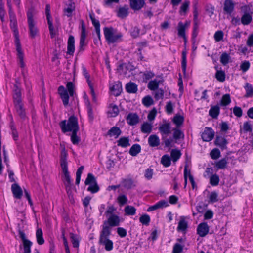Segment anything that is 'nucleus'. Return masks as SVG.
<instances>
[{
	"label": "nucleus",
	"instance_id": "obj_51",
	"mask_svg": "<svg viewBox=\"0 0 253 253\" xmlns=\"http://www.w3.org/2000/svg\"><path fill=\"white\" fill-rule=\"evenodd\" d=\"M231 102V98L229 94H225L222 97L220 103L222 106H227Z\"/></svg>",
	"mask_w": 253,
	"mask_h": 253
},
{
	"label": "nucleus",
	"instance_id": "obj_20",
	"mask_svg": "<svg viewBox=\"0 0 253 253\" xmlns=\"http://www.w3.org/2000/svg\"><path fill=\"white\" fill-rule=\"evenodd\" d=\"M235 4L232 0H225L224 2V13L231 15L234 10Z\"/></svg>",
	"mask_w": 253,
	"mask_h": 253
},
{
	"label": "nucleus",
	"instance_id": "obj_56",
	"mask_svg": "<svg viewBox=\"0 0 253 253\" xmlns=\"http://www.w3.org/2000/svg\"><path fill=\"white\" fill-rule=\"evenodd\" d=\"M218 193L214 191L211 193L210 196H209V203H214L218 201Z\"/></svg>",
	"mask_w": 253,
	"mask_h": 253
},
{
	"label": "nucleus",
	"instance_id": "obj_23",
	"mask_svg": "<svg viewBox=\"0 0 253 253\" xmlns=\"http://www.w3.org/2000/svg\"><path fill=\"white\" fill-rule=\"evenodd\" d=\"M90 18L91 20L92 23L94 26L95 30L96 33L97 35L99 40L101 39L100 35V24L99 20L96 19L91 14L89 15Z\"/></svg>",
	"mask_w": 253,
	"mask_h": 253
},
{
	"label": "nucleus",
	"instance_id": "obj_50",
	"mask_svg": "<svg viewBox=\"0 0 253 253\" xmlns=\"http://www.w3.org/2000/svg\"><path fill=\"white\" fill-rule=\"evenodd\" d=\"M215 78L217 81L223 82L225 80V73L224 71L222 70H218L215 74Z\"/></svg>",
	"mask_w": 253,
	"mask_h": 253
},
{
	"label": "nucleus",
	"instance_id": "obj_33",
	"mask_svg": "<svg viewBox=\"0 0 253 253\" xmlns=\"http://www.w3.org/2000/svg\"><path fill=\"white\" fill-rule=\"evenodd\" d=\"M141 146L138 144H133L129 149V153L132 156H136L141 151Z\"/></svg>",
	"mask_w": 253,
	"mask_h": 253
},
{
	"label": "nucleus",
	"instance_id": "obj_36",
	"mask_svg": "<svg viewBox=\"0 0 253 253\" xmlns=\"http://www.w3.org/2000/svg\"><path fill=\"white\" fill-rule=\"evenodd\" d=\"M172 121L176 126L179 127L183 124L184 118L183 116L177 114L173 117Z\"/></svg>",
	"mask_w": 253,
	"mask_h": 253
},
{
	"label": "nucleus",
	"instance_id": "obj_49",
	"mask_svg": "<svg viewBox=\"0 0 253 253\" xmlns=\"http://www.w3.org/2000/svg\"><path fill=\"white\" fill-rule=\"evenodd\" d=\"M110 108L111 110L109 111V113L111 114V116L112 117H116L119 113L118 106L115 104H111L110 105Z\"/></svg>",
	"mask_w": 253,
	"mask_h": 253
},
{
	"label": "nucleus",
	"instance_id": "obj_18",
	"mask_svg": "<svg viewBox=\"0 0 253 253\" xmlns=\"http://www.w3.org/2000/svg\"><path fill=\"white\" fill-rule=\"evenodd\" d=\"M110 90L115 96H119L122 91V85L120 81H118L110 86Z\"/></svg>",
	"mask_w": 253,
	"mask_h": 253
},
{
	"label": "nucleus",
	"instance_id": "obj_41",
	"mask_svg": "<svg viewBox=\"0 0 253 253\" xmlns=\"http://www.w3.org/2000/svg\"><path fill=\"white\" fill-rule=\"evenodd\" d=\"M170 156L173 162H177L181 156V153L180 150L177 149H172L170 153Z\"/></svg>",
	"mask_w": 253,
	"mask_h": 253
},
{
	"label": "nucleus",
	"instance_id": "obj_44",
	"mask_svg": "<svg viewBox=\"0 0 253 253\" xmlns=\"http://www.w3.org/2000/svg\"><path fill=\"white\" fill-rule=\"evenodd\" d=\"M136 208L132 206L127 205L124 209L125 214L127 215H134L136 213Z\"/></svg>",
	"mask_w": 253,
	"mask_h": 253
},
{
	"label": "nucleus",
	"instance_id": "obj_47",
	"mask_svg": "<svg viewBox=\"0 0 253 253\" xmlns=\"http://www.w3.org/2000/svg\"><path fill=\"white\" fill-rule=\"evenodd\" d=\"M230 59V56L229 54L226 52H223L220 59V61L223 65H226L229 62Z\"/></svg>",
	"mask_w": 253,
	"mask_h": 253
},
{
	"label": "nucleus",
	"instance_id": "obj_34",
	"mask_svg": "<svg viewBox=\"0 0 253 253\" xmlns=\"http://www.w3.org/2000/svg\"><path fill=\"white\" fill-rule=\"evenodd\" d=\"M188 228V222L185 219L182 217L181 218L178 222V225L177 227V230L182 232H185L186 231Z\"/></svg>",
	"mask_w": 253,
	"mask_h": 253
},
{
	"label": "nucleus",
	"instance_id": "obj_12",
	"mask_svg": "<svg viewBox=\"0 0 253 253\" xmlns=\"http://www.w3.org/2000/svg\"><path fill=\"white\" fill-rule=\"evenodd\" d=\"M214 136V131L211 128L206 127L204 131L201 134L202 140L205 142L211 140Z\"/></svg>",
	"mask_w": 253,
	"mask_h": 253
},
{
	"label": "nucleus",
	"instance_id": "obj_52",
	"mask_svg": "<svg viewBox=\"0 0 253 253\" xmlns=\"http://www.w3.org/2000/svg\"><path fill=\"white\" fill-rule=\"evenodd\" d=\"M70 238L74 248H78L79 246V240L77 235L70 233Z\"/></svg>",
	"mask_w": 253,
	"mask_h": 253
},
{
	"label": "nucleus",
	"instance_id": "obj_38",
	"mask_svg": "<svg viewBox=\"0 0 253 253\" xmlns=\"http://www.w3.org/2000/svg\"><path fill=\"white\" fill-rule=\"evenodd\" d=\"M227 159L224 158L215 163V167L217 169H224L227 167Z\"/></svg>",
	"mask_w": 253,
	"mask_h": 253
},
{
	"label": "nucleus",
	"instance_id": "obj_9",
	"mask_svg": "<svg viewBox=\"0 0 253 253\" xmlns=\"http://www.w3.org/2000/svg\"><path fill=\"white\" fill-rule=\"evenodd\" d=\"M84 184L86 185H89L87 188V191L90 192L92 194L97 193L100 189L95 177L91 173H88L87 178L85 180Z\"/></svg>",
	"mask_w": 253,
	"mask_h": 253
},
{
	"label": "nucleus",
	"instance_id": "obj_14",
	"mask_svg": "<svg viewBox=\"0 0 253 253\" xmlns=\"http://www.w3.org/2000/svg\"><path fill=\"white\" fill-rule=\"evenodd\" d=\"M189 25L190 22L188 21H186L184 24L181 21L178 24V35L184 39L185 44H186L187 41L185 35V29L186 27L189 26Z\"/></svg>",
	"mask_w": 253,
	"mask_h": 253
},
{
	"label": "nucleus",
	"instance_id": "obj_2",
	"mask_svg": "<svg viewBox=\"0 0 253 253\" xmlns=\"http://www.w3.org/2000/svg\"><path fill=\"white\" fill-rule=\"evenodd\" d=\"M20 85V83L16 80L13 89V99L14 107L17 113L20 118L24 120L26 118V114L22 102Z\"/></svg>",
	"mask_w": 253,
	"mask_h": 253
},
{
	"label": "nucleus",
	"instance_id": "obj_57",
	"mask_svg": "<svg viewBox=\"0 0 253 253\" xmlns=\"http://www.w3.org/2000/svg\"><path fill=\"white\" fill-rule=\"evenodd\" d=\"M220 155V151L217 148H214L210 152L211 157L213 160L218 159Z\"/></svg>",
	"mask_w": 253,
	"mask_h": 253
},
{
	"label": "nucleus",
	"instance_id": "obj_59",
	"mask_svg": "<svg viewBox=\"0 0 253 253\" xmlns=\"http://www.w3.org/2000/svg\"><path fill=\"white\" fill-rule=\"evenodd\" d=\"M117 200L120 206H123L127 202V198L124 194L119 195L117 198Z\"/></svg>",
	"mask_w": 253,
	"mask_h": 253
},
{
	"label": "nucleus",
	"instance_id": "obj_63",
	"mask_svg": "<svg viewBox=\"0 0 253 253\" xmlns=\"http://www.w3.org/2000/svg\"><path fill=\"white\" fill-rule=\"evenodd\" d=\"M250 63L248 61H244L240 65V69L243 72H246L250 68Z\"/></svg>",
	"mask_w": 253,
	"mask_h": 253
},
{
	"label": "nucleus",
	"instance_id": "obj_16",
	"mask_svg": "<svg viewBox=\"0 0 253 253\" xmlns=\"http://www.w3.org/2000/svg\"><path fill=\"white\" fill-rule=\"evenodd\" d=\"M209 227L206 222L199 224L197 228V233L201 237H205L209 233Z\"/></svg>",
	"mask_w": 253,
	"mask_h": 253
},
{
	"label": "nucleus",
	"instance_id": "obj_26",
	"mask_svg": "<svg viewBox=\"0 0 253 253\" xmlns=\"http://www.w3.org/2000/svg\"><path fill=\"white\" fill-rule=\"evenodd\" d=\"M128 6L127 5H125L123 7H120L117 11L118 17L122 19L127 17L128 15Z\"/></svg>",
	"mask_w": 253,
	"mask_h": 253
},
{
	"label": "nucleus",
	"instance_id": "obj_58",
	"mask_svg": "<svg viewBox=\"0 0 253 253\" xmlns=\"http://www.w3.org/2000/svg\"><path fill=\"white\" fill-rule=\"evenodd\" d=\"M66 87L70 96H73L74 93L75 85L72 82H69L66 84Z\"/></svg>",
	"mask_w": 253,
	"mask_h": 253
},
{
	"label": "nucleus",
	"instance_id": "obj_64",
	"mask_svg": "<svg viewBox=\"0 0 253 253\" xmlns=\"http://www.w3.org/2000/svg\"><path fill=\"white\" fill-rule=\"evenodd\" d=\"M207 204L201 202L196 207L197 211L199 213H203L207 208Z\"/></svg>",
	"mask_w": 253,
	"mask_h": 253
},
{
	"label": "nucleus",
	"instance_id": "obj_37",
	"mask_svg": "<svg viewBox=\"0 0 253 253\" xmlns=\"http://www.w3.org/2000/svg\"><path fill=\"white\" fill-rule=\"evenodd\" d=\"M244 88L246 90V94L245 95V97L246 98L253 97V87L252 86V85L250 83H247L245 84Z\"/></svg>",
	"mask_w": 253,
	"mask_h": 253
},
{
	"label": "nucleus",
	"instance_id": "obj_32",
	"mask_svg": "<svg viewBox=\"0 0 253 253\" xmlns=\"http://www.w3.org/2000/svg\"><path fill=\"white\" fill-rule=\"evenodd\" d=\"M241 11L243 14H249L252 15L253 14V6L251 4L245 5L241 7Z\"/></svg>",
	"mask_w": 253,
	"mask_h": 253
},
{
	"label": "nucleus",
	"instance_id": "obj_46",
	"mask_svg": "<svg viewBox=\"0 0 253 253\" xmlns=\"http://www.w3.org/2000/svg\"><path fill=\"white\" fill-rule=\"evenodd\" d=\"M75 9V7L74 3H70L68 5L67 8H64V12L67 17H70L72 16V12L74 11Z\"/></svg>",
	"mask_w": 253,
	"mask_h": 253
},
{
	"label": "nucleus",
	"instance_id": "obj_40",
	"mask_svg": "<svg viewBox=\"0 0 253 253\" xmlns=\"http://www.w3.org/2000/svg\"><path fill=\"white\" fill-rule=\"evenodd\" d=\"M160 82L156 79L150 81L148 84V88L153 91L158 89Z\"/></svg>",
	"mask_w": 253,
	"mask_h": 253
},
{
	"label": "nucleus",
	"instance_id": "obj_17",
	"mask_svg": "<svg viewBox=\"0 0 253 253\" xmlns=\"http://www.w3.org/2000/svg\"><path fill=\"white\" fill-rule=\"evenodd\" d=\"M228 141L223 136L217 135L214 140V144L218 146L221 150H225L227 148V145Z\"/></svg>",
	"mask_w": 253,
	"mask_h": 253
},
{
	"label": "nucleus",
	"instance_id": "obj_61",
	"mask_svg": "<svg viewBox=\"0 0 253 253\" xmlns=\"http://www.w3.org/2000/svg\"><path fill=\"white\" fill-rule=\"evenodd\" d=\"M223 32L221 30L216 31L214 35V38L216 42H219L222 40L223 38Z\"/></svg>",
	"mask_w": 253,
	"mask_h": 253
},
{
	"label": "nucleus",
	"instance_id": "obj_29",
	"mask_svg": "<svg viewBox=\"0 0 253 253\" xmlns=\"http://www.w3.org/2000/svg\"><path fill=\"white\" fill-rule=\"evenodd\" d=\"M173 138L172 139L175 140V143H177V141L180 139H183L184 138V133L178 127L173 128Z\"/></svg>",
	"mask_w": 253,
	"mask_h": 253
},
{
	"label": "nucleus",
	"instance_id": "obj_54",
	"mask_svg": "<svg viewBox=\"0 0 253 253\" xmlns=\"http://www.w3.org/2000/svg\"><path fill=\"white\" fill-rule=\"evenodd\" d=\"M23 244L24 251L23 253H31V247L32 245V242L30 240L25 241L23 242Z\"/></svg>",
	"mask_w": 253,
	"mask_h": 253
},
{
	"label": "nucleus",
	"instance_id": "obj_11",
	"mask_svg": "<svg viewBox=\"0 0 253 253\" xmlns=\"http://www.w3.org/2000/svg\"><path fill=\"white\" fill-rule=\"evenodd\" d=\"M120 222L119 216L116 214H112L108 218L107 220L104 221L102 230H103L104 228H108L109 231L111 232V227L119 226Z\"/></svg>",
	"mask_w": 253,
	"mask_h": 253
},
{
	"label": "nucleus",
	"instance_id": "obj_62",
	"mask_svg": "<svg viewBox=\"0 0 253 253\" xmlns=\"http://www.w3.org/2000/svg\"><path fill=\"white\" fill-rule=\"evenodd\" d=\"M154 76L155 74L153 72L146 71L143 73V79L146 82L154 77Z\"/></svg>",
	"mask_w": 253,
	"mask_h": 253
},
{
	"label": "nucleus",
	"instance_id": "obj_15",
	"mask_svg": "<svg viewBox=\"0 0 253 253\" xmlns=\"http://www.w3.org/2000/svg\"><path fill=\"white\" fill-rule=\"evenodd\" d=\"M127 123L130 126H135L139 122V117L136 113H129L126 118Z\"/></svg>",
	"mask_w": 253,
	"mask_h": 253
},
{
	"label": "nucleus",
	"instance_id": "obj_55",
	"mask_svg": "<svg viewBox=\"0 0 253 253\" xmlns=\"http://www.w3.org/2000/svg\"><path fill=\"white\" fill-rule=\"evenodd\" d=\"M154 103L152 98L150 96H146L142 99V103L146 107H149Z\"/></svg>",
	"mask_w": 253,
	"mask_h": 253
},
{
	"label": "nucleus",
	"instance_id": "obj_21",
	"mask_svg": "<svg viewBox=\"0 0 253 253\" xmlns=\"http://www.w3.org/2000/svg\"><path fill=\"white\" fill-rule=\"evenodd\" d=\"M144 0H129L130 8L133 10H139L145 5Z\"/></svg>",
	"mask_w": 253,
	"mask_h": 253
},
{
	"label": "nucleus",
	"instance_id": "obj_27",
	"mask_svg": "<svg viewBox=\"0 0 253 253\" xmlns=\"http://www.w3.org/2000/svg\"><path fill=\"white\" fill-rule=\"evenodd\" d=\"M128 137H121L117 141V146L123 148H126L130 145Z\"/></svg>",
	"mask_w": 253,
	"mask_h": 253
},
{
	"label": "nucleus",
	"instance_id": "obj_28",
	"mask_svg": "<svg viewBox=\"0 0 253 253\" xmlns=\"http://www.w3.org/2000/svg\"><path fill=\"white\" fill-rule=\"evenodd\" d=\"M126 90L129 93H135L137 92V85L134 83L130 82L126 84Z\"/></svg>",
	"mask_w": 253,
	"mask_h": 253
},
{
	"label": "nucleus",
	"instance_id": "obj_31",
	"mask_svg": "<svg viewBox=\"0 0 253 253\" xmlns=\"http://www.w3.org/2000/svg\"><path fill=\"white\" fill-rule=\"evenodd\" d=\"M153 126L148 122L143 123L141 126V131L143 133L150 134L152 131Z\"/></svg>",
	"mask_w": 253,
	"mask_h": 253
},
{
	"label": "nucleus",
	"instance_id": "obj_8",
	"mask_svg": "<svg viewBox=\"0 0 253 253\" xmlns=\"http://www.w3.org/2000/svg\"><path fill=\"white\" fill-rule=\"evenodd\" d=\"M80 23L81 26V33L80 38V43L78 51V54L82 53L85 49V47L87 45V42L85 41L86 33V27L83 20H80Z\"/></svg>",
	"mask_w": 253,
	"mask_h": 253
},
{
	"label": "nucleus",
	"instance_id": "obj_4",
	"mask_svg": "<svg viewBox=\"0 0 253 253\" xmlns=\"http://www.w3.org/2000/svg\"><path fill=\"white\" fill-rule=\"evenodd\" d=\"M36 14V10L33 6L29 8L27 12L29 36L32 39H34L39 33L38 29L36 26V22L33 19V16Z\"/></svg>",
	"mask_w": 253,
	"mask_h": 253
},
{
	"label": "nucleus",
	"instance_id": "obj_19",
	"mask_svg": "<svg viewBox=\"0 0 253 253\" xmlns=\"http://www.w3.org/2000/svg\"><path fill=\"white\" fill-rule=\"evenodd\" d=\"M75 50V39L73 35H70L67 42V51L66 53L73 56Z\"/></svg>",
	"mask_w": 253,
	"mask_h": 253
},
{
	"label": "nucleus",
	"instance_id": "obj_43",
	"mask_svg": "<svg viewBox=\"0 0 253 253\" xmlns=\"http://www.w3.org/2000/svg\"><path fill=\"white\" fill-rule=\"evenodd\" d=\"M161 163L165 167H168L171 165V159L168 155H164L161 158Z\"/></svg>",
	"mask_w": 253,
	"mask_h": 253
},
{
	"label": "nucleus",
	"instance_id": "obj_45",
	"mask_svg": "<svg viewBox=\"0 0 253 253\" xmlns=\"http://www.w3.org/2000/svg\"><path fill=\"white\" fill-rule=\"evenodd\" d=\"M252 20V15L249 14H243L241 17V21L243 25H249Z\"/></svg>",
	"mask_w": 253,
	"mask_h": 253
},
{
	"label": "nucleus",
	"instance_id": "obj_10",
	"mask_svg": "<svg viewBox=\"0 0 253 253\" xmlns=\"http://www.w3.org/2000/svg\"><path fill=\"white\" fill-rule=\"evenodd\" d=\"M67 154L65 151L62 152L60 158V165L62 169L63 173L64 175V182H71V179L68 170V163L67 161Z\"/></svg>",
	"mask_w": 253,
	"mask_h": 253
},
{
	"label": "nucleus",
	"instance_id": "obj_48",
	"mask_svg": "<svg viewBox=\"0 0 253 253\" xmlns=\"http://www.w3.org/2000/svg\"><path fill=\"white\" fill-rule=\"evenodd\" d=\"M219 180V177L217 174H212L210 178V183L213 186H217Z\"/></svg>",
	"mask_w": 253,
	"mask_h": 253
},
{
	"label": "nucleus",
	"instance_id": "obj_7",
	"mask_svg": "<svg viewBox=\"0 0 253 253\" xmlns=\"http://www.w3.org/2000/svg\"><path fill=\"white\" fill-rule=\"evenodd\" d=\"M103 31L105 39L109 43L118 42L123 36L121 33L114 34V29L112 27H105Z\"/></svg>",
	"mask_w": 253,
	"mask_h": 253
},
{
	"label": "nucleus",
	"instance_id": "obj_13",
	"mask_svg": "<svg viewBox=\"0 0 253 253\" xmlns=\"http://www.w3.org/2000/svg\"><path fill=\"white\" fill-rule=\"evenodd\" d=\"M58 91L64 105L67 106L69 103V99L67 90L63 86L61 85L58 87Z\"/></svg>",
	"mask_w": 253,
	"mask_h": 253
},
{
	"label": "nucleus",
	"instance_id": "obj_42",
	"mask_svg": "<svg viewBox=\"0 0 253 253\" xmlns=\"http://www.w3.org/2000/svg\"><path fill=\"white\" fill-rule=\"evenodd\" d=\"M186 50H184L182 52V61L181 68L183 73L185 74L186 71L187 60H186Z\"/></svg>",
	"mask_w": 253,
	"mask_h": 253
},
{
	"label": "nucleus",
	"instance_id": "obj_22",
	"mask_svg": "<svg viewBox=\"0 0 253 253\" xmlns=\"http://www.w3.org/2000/svg\"><path fill=\"white\" fill-rule=\"evenodd\" d=\"M11 191L13 194V196L17 199H20L23 195V191L20 186L17 183H14L11 185Z\"/></svg>",
	"mask_w": 253,
	"mask_h": 253
},
{
	"label": "nucleus",
	"instance_id": "obj_3",
	"mask_svg": "<svg viewBox=\"0 0 253 253\" xmlns=\"http://www.w3.org/2000/svg\"><path fill=\"white\" fill-rule=\"evenodd\" d=\"M10 27L14 32V35L15 38V43L16 45V49L17 52V58L19 61L20 67L24 68L25 67V64L24 62V53L22 50L20 40L19 38V32L15 16L13 17V19L10 20Z\"/></svg>",
	"mask_w": 253,
	"mask_h": 253
},
{
	"label": "nucleus",
	"instance_id": "obj_25",
	"mask_svg": "<svg viewBox=\"0 0 253 253\" xmlns=\"http://www.w3.org/2000/svg\"><path fill=\"white\" fill-rule=\"evenodd\" d=\"M122 133V131L120 128L117 126H114L111 128L107 132V135L110 137L114 136L115 138H117Z\"/></svg>",
	"mask_w": 253,
	"mask_h": 253
},
{
	"label": "nucleus",
	"instance_id": "obj_24",
	"mask_svg": "<svg viewBox=\"0 0 253 253\" xmlns=\"http://www.w3.org/2000/svg\"><path fill=\"white\" fill-rule=\"evenodd\" d=\"M148 142L150 147H157L160 145V139L157 135L153 134L149 137Z\"/></svg>",
	"mask_w": 253,
	"mask_h": 253
},
{
	"label": "nucleus",
	"instance_id": "obj_35",
	"mask_svg": "<svg viewBox=\"0 0 253 253\" xmlns=\"http://www.w3.org/2000/svg\"><path fill=\"white\" fill-rule=\"evenodd\" d=\"M36 236L38 244L41 245L44 244V240L43 238V233L41 228H38L37 230Z\"/></svg>",
	"mask_w": 253,
	"mask_h": 253
},
{
	"label": "nucleus",
	"instance_id": "obj_60",
	"mask_svg": "<svg viewBox=\"0 0 253 253\" xmlns=\"http://www.w3.org/2000/svg\"><path fill=\"white\" fill-rule=\"evenodd\" d=\"M183 247L184 246L179 243L175 244L173 248L172 253H181L183 250Z\"/></svg>",
	"mask_w": 253,
	"mask_h": 253
},
{
	"label": "nucleus",
	"instance_id": "obj_30",
	"mask_svg": "<svg viewBox=\"0 0 253 253\" xmlns=\"http://www.w3.org/2000/svg\"><path fill=\"white\" fill-rule=\"evenodd\" d=\"M220 113V107L218 105L212 106L209 110V115L213 119L217 118Z\"/></svg>",
	"mask_w": 253,
	"mask_h": 253
},
{
	"label": "nucleus",
	"instance_id": "obj_5",
	"mask_svg": "<svg viewBox=\"0 0 253 253\" xmlns=\"http://www.w3.org/2000/svg\"><path fill=\"white\" fill-rule=\"evenodd\" d=\"M158 129L162 135V140L165 144V147H171L173 139L171 138H168L167 136L171 133V126L169 123L163 124L159 126Z\"/></svg>",
	"mask_w": 253,
	"mask_h": 253
},
{
	"label": "nucleus",
	"instance_id": "obj_53",
	"mask_svg": "<svg viewBox=\"0 0 253 253\" xmlns=\"http://www.w3.org/2000/svg\"><path fill=\"white\" fill-rule=\"evenodd\" d=\"M139 221L143 225L147 226L149 224L150 222V217L149 215L147 214H144L141 215L139 218Z\"/></svg>",
	"mask_w": 253,
	"mask_h": 253
},
{
	"label": "nucleus",
	"instance_id": "obj_39",
	"mask_svg": "<svg viewBox=\"0 0 253 253\" xmlns=\"http://www.w3.org/2000/svg\"><path fill=\"white\" fill-rule=\"evenodd\" d=\"M122 185L126 189H130L134 186L133 181L131 178L123 179L122 181Z\"/></svg>",
	"mask_w": 253,
	"mask_h": 253
},
{
	"label": "nucleus",
	"instance_id": "obj_1",
	"mask_svg": "<svg viewBox=\"0 0 253 253\" xmlns=\"http://www.w3.org/2000/svg\"><path fill=\"white\" fill-rule=\"evenodd\" d=\"M59 126L62 132L65 133L67 132H72L71 136V140L74 145L78 144L81 139L77 136V132L79 130L78 119L74 115L70 116L68 120H64L60 122Z\"/></svg>",
	"mask_w": 253,
	"mask_h": 253
},
{
	"label": "nucleus",
	"instance_id": "obj_6",
	"mask_svg": "<svg viewBox=\"0 0 253 253\" xmlns=\"http://www.w3.org/2000/svg\"><path fill=\"white\" fill-rule=\"evenodd\" d=\"M110 235L111 232L108 228H104V230L101 231L99 237V243L104 245L105 250L107 251H110L113 248V243L109 239Z\"/></svg>",
	"mask_w": 253,
	"mask_h": 253
}]
</instances>
